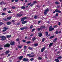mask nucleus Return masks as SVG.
<instances>
[{
    "label": "nucleus",
    "instance_id": "obj_1",
    "mask_svg": "<svg viewBox=\"0 0 62 62\" xmlns=\"http://www.w3.org/2000/svg\"><path fill=\"white\" fill-rule=\"evenodd\" d=\"M62 57L61 56H60L58 57H57V59H56L55 60V61H56V62H59V61L58 60L59 59H61Z\"/></svg>",
    "mask_w": 62,
    "mask_h": 62
},
{
    "label": "nucleus",
    "instance_id": "obj_2",
    "mask_svg": "<svg viewBox=\"0 0 62 62\" xmlns=\"http://www.w3.org/2000/svg\"><path fill=\"white\" fill-rule=\"evenodd\" d=\"M49 11V9H48V8L46 9L45 10V12H44V15H46V14H47V12Z\"/></svg>",
    "mask_w": 62,
    "mask_h": 62
},
{
    "label": "nucleus",
    "instance_id": "obj_3",
    "mask_svg": "<svg viewBox=\"0 0 62 62\" xmlns=\"http://www.w3.org/2000/svg\"><path fill=\"white\" fill-rule=\"evenodd\" d=\"M45 27L44 26H41L40 28H38V31H40L41 29H42V28H44Z\"/></svg>",
    "mask_w": 62,
    "mask_h": 62
},
{
    "label": "nucleus",
    "instance_id": "obj_4",
    "mask_svg": "<svg viewBox=\"0 0 62 62\" xmlns=\"http://www.w3.org/2000/svg\"><path fill=\"white\" fill-rule=\"evenodd\" d=\"M1 40L2 41L4 40H6V38L5 36H2L1 37Z\"/></svg>",
    "mask_w": 62,
    "mask_h": 62
},
{
    "label": "nucleus",
    "instance_id": "obj_5",
    "mask_svg": "<svg viewBox=\"0 0 62 62\" xmlns=\"http://www.w3.org/2000/svg\"><path fill=\"white\" fill-rule=\"evenodd\" d=\"M22 60L23 61H24V62H26L28 61V59L26 58H24Z\"/></svg>",
    "mask_w": 62,
    "mask_h": 62
},
{
    "label": "nucleus",
    "instance_id": "obj_6",
    "mask_svg": "<svg viewBox=\"0 0 62 62\" xmlns=\"http://www.w3.org/2000/svg\"><path fill=\"white\" fill-rule=\"evenodd\" d=\"M3 29H4V30H3V32H5L7 31V29H8V28L5 27L3 28Z\"/></svg>",
    "mask_w": 62,
    "mask_h": 62
},
{
    "label": "nucleus",
    "instance_id": "obj_7",
    "mask_svg": "<svg viewBox=\"0 0 62 62\" xmlns=\"http://www.w3.org/2000/svg\"><path fill=\"white\" fill-rule=\"evenodd\" d=\"M45 47H44L42 48L41 50V52H43L44 50H45Z\"/></svg>",
    "mask_w": 62,
    "mask_h": 62
},
{
    "label": "nucleus",
    "instance_id": "obj_8",
    "mask_svg": "<svg viewBox=\"0 0 62 62\" xmlns=\"http://www.w3.org/2000/svg\"><path fill=\"white\" fill-rule=\"evenodd\" d=\"M52 26H51L49 28L50 29L49 30V31H52L54 30V28H52Z\"/></svg>",
    "mask_w": 62,
    "mask_h": 62
},
{
    "label": "nucleus",
    "instance_id": "obj_9",
    "mask_svg": "<svg viewBox=\"0 0 62 62\" xmlns=\"http://www.w3.org/2000/svg\"><path fill=\"white\" fill-rule=\"evenodd\" d=\"M10 46V44H7L4 45V47H9Z\"/></svg>",
    "mask_w": 62,
    "mask_h": 62
},
{
    "label": "nucleus",
    "instance_id": "obj_10",
    "mask_svg": "<svg viewBox=\"0 0 62 62\" xmlns=\"http://www.w3.org/2000/svg\"><path fill=\"white\" fill-rule=\"evenodd\" d=\"M23 58V56H19L18 58L19 59V60H21Z\"/></svg>",
    "mask_w": 62,
    "mask_h": 62
},
{
    "label": "nucleus",
    "instance_id": "obj_11",
    "mask_svg": "<svg viewBox=\"0 0 62 62\" xmlns=\"http://www.w3.org/2000/svg\"><path fill=\"white\" fill-rule=\"evenodd\" d=\"M14 43H15V42H14V41L11 42L10 43V44L11 45H14Z\"/></svg>",
    "mask_w": 62,
    "mask_h": 62
},
{
    "label": "nucleus",
    "instance_id": "obj_12",
    "mask_svg": "<svg viewBox=\"0 0 62 62\" xmlns=\"http://www.w3.org/2000/svg\"><path fill=\"white\" fill-rule=\"evenodd\" d=\"M12 17L11 16H9L7 18V20H10L11 18Z\"/></svg>",
    "mask_w": 62,
    "mask_h": 62
},
{
    "label": "nucleus",
    "instance_id": "obj_13",
    "mask_svg": "<svg viewBox=\"0 0 62 62\" xmlns=\"http://www.w3.org/2000/svg\"><path fill=\"white\" fill-rule=\"evenodd\" d=\"M27 22V21H24L23 22H22V23L23 24H25V23H26Z\"/></svg>",
    "mask_w": 62,
    "mask_h": 62
},
{
    "label": "nucleus",
    "instance_id": "obj_14",
    "mask_svg": "<svg viewBox=\"0 0 62 62\" xmlns=\"http://www.w3.org/2000/svg\"><path fill=\"white\" fill-rule=\"evenodd\" d=\"M39 36V37H41V36H42V34L41 33H38Z\"/></svg>",
    "mask_w": 62,
    "mask_h": 62
},
{
    "label": "nucleus",
    "instance_id": "obj_15",
    "mask_svg": "<svg viewBox=\"0 0 62 62\" xmlns=\"http://www.w3.org/2000/svg\"><path fill=\"white\" fill-rule=\"evenodd\" d=\"M9 52H10V51H7L5 52V54H8Z\"/></svg>",
    "mask_w": 62,
    "mask_h": 62
},
{
    "label": "nucleus",
    "instance_id": "obj_16",
    "mask_svg": "<svg viewBox=\"0 0 62 62\" xmlns=\"http://www.w3.org/2000/svg\"><path fill=\"white\" fill-rule=\"evenodd\" d=\"M55 3L56 5H58L60 4V3L59 2L56 1L55 2Z\"/></svg>",
    "mask_w": 62,
    "mask_h": 62
},
{
    "label": "nucleus",
    "instance_id": "obj_17",
    "mask_svg": "<svg viewBox=\"0 0 62 62\" xmlns=\"http://www.w3.org/2000/svg\"><path fill=\"white\" fill-rule=\"evenodd\" d=\"M11 35H7V38H11Z\"/></svg>",
    "mask_w": 62,
    "mask_h": 62
},
{
    "label": "nucleus",
    "instance_id": "obj_18",
    "mask_svg": "<svg viewBox=\"0 0 62 62\" xmlns=\"http://www.w3.org/2000/svg\"><path fill=\"white\" fill-rule=\"evenodd\" d=\"M17 16H18L19 17H21L22 16V15H20L19 14H17Z\"/></svg>",
    "mask_w": 62,
    "mask_h": 62
},
{
    "label": "nucleus",
    "instance_id": "obj_19",
    "mask_svg": "<svg viewBox=\"0 0 62 62\" xmlns=\"http://www.w3.org/2000/svg\"><path fill=\"white\" fill-rule=\"evenodd\" d=\"M57 38H56L55 39H54L53 40V42H55L56 41V40H57Z\"/></svg>",
    "mask_w": 62,
    "mask_h": 62
},
{
    "label": "nucleus",
    "instance_id": "obj_20",
    "mask_svg": "<svg viewBox=\"0 0 62 62\" xmlns=\"http://www.w3.org/2000/svg\"><path fill=\"white\" fill-rule=\"evenodd\" d=\"M53 43H50L49 44V47H51V46H52V45H53Z\"/></svg>",
    "mask_w": 62,
    "mask_h": 62
},
{
    "label": "nucleus",
    "instance_id": "obj_21",
    "mask_svg": "<svg viewBox=\"0 0 62 62\" xmlns=\"http://www.w3.org/2000/svg\"><path fill=\"white\" fill-rule=\"evenodd\" d=\"M54 36H51L50 38V39H53V38H54Z\"/></svg>",
    "mask_w": 62,
    "mask_h": 62
},
{
    "label": "nucleus",
    "instance_id": "obj_22",
    "mask_svg": "<svg viewBox=\"0 0 62 62\" xmlns=\"http://www.w3.org/2000/svg\"><path fill=\"white\" fill-rule=\"evenodd\" d=\"M36 38L34 37L32 38V40H33V41H34L35 40H36Z\"/></svg>",
    "mask_w": 62,
    "mask_h": 62
},
{
    "label": "nucleus",
    "instance_id": "obj_23",
    "mask_svg": "<svg viewBox=\"0 0 62 62\" xmlns=\"http://www.w3.org/2000/svg\"><path fill=\"white\" fill-rule=\"evenodd\" d=\"M11 23V22H7V25H9Z\"/></svg>",
    "mask_w": 62,
    "mask_h": 62
},
{
    "label": "nucleus",
    "instance_id": "obj_24",
    "mask_svg": "<svg viewBox=\"0 0 62 62\" xmlns=\"http://www.w3.org/2000/svg\"><path fill=\"white\" fill-rule=\"evenodd\" d=\"M46 36H47V35H48V32H46Z\"/></svg>",
    "mask_w": 62,
    "mask_h": 62
},
{
    "label": "nucleus",
    "instance_id": "obj_25",
    "mask_svg": "<svg viewBox=\"0 0 62 62\" xmlns=\"http://www.w3.org/2000/svg\"><path fill=\"white\" fill-rule=\"evenodd\" d=\"M35 56V55H31L29 56V57H33Z\"/></svg>",
    "mask_w": 62,
    "mask_h": 62
},
{
    "label": "nucleus",
    "instance_id": "obj_26",
    "mask_svg": "<svg viewBox=\"0 0 62 62\" xmlns=\"http://www.w3.org/2000/svg\"><path fill=\"white\" fill-rule=\"evenodd\" d=\"M22 9H24L25 8V7L24 6H22L21 8Z\"/></svg>",
    "mask_w": 62,
    "mask_h": 62
},
{
    "label": "nucleus",
    "instance_id": "obj_27",
    "mask_svg": "<svg viewBox=\"0 0 62 62\" xmlns=\"http://www.w3.org/2000/svg\"><path fill=\"white\" fill-rule=\"evenodd\" d=\"M37 3V2L36 1H34L33 3V5H35V4H36Z\"/></svg>",
    "mask_w": 62,
    "mask_h": 62
},
{
    "label": "nucleus",
    "instance_id": "obj_28",
    "mask_svg": "<svg viewBox=\"0 0 62 62\" xmlns=\"http://www.w3.org/2000/svg\"><path fill=\"white\" fill-rule=\"evenodd\" d=\"M6 14H5V13H3L2 14H1V15L3 16V15H5Z\"/></svg>",
    "mask_w": 62,
    "mask_h": 62
},
{
    "label": "nucleus",
    "instance_id": "obj_29",
    "mask_svg": "<svg viewBox=\"0 0 62 62\" xmlns=\"http://www.w3.org/2000/svg\"><path fill=\"white\" fill-rule=\"evenodd\" d=\"M34 18L36 19H37V18H38V16H35L34 17Z\"/></svg>",
    "mask_w": 62,
    "mask_h": 62
},
{
    "label": "nucleus",
    "instance_id": "obj_30",
    "mask_svg": "<svg viewBox=\"0 0 62 62\" xmlns=\"http://www.w3.org/2000/svg\"><path fill=\"white\" fill-rule=\"evenodd\" d=\"M20 29L22 30H23L24 29V27H23L21 28Z\"/></svg>",
    "mask_w": 62,
    "mask_h": 62
},
{
    "label": "nucleus",
    "instance_id": "obj_31",
    "mask_svg": "<svg viewBox=\"0 0 62 62\" xmlns=\"http://www.w3.org/2000/svg\"><path fill=\"white\" fill-rule=\"evenodd\" d=\"M42 40V42H44L45 40V39L44 38H43Z\"/></svg>",
    "mask_w": 62,
    "mask_h": 62
},
{
    "label": "nucleus",
    "instance_id": "obj_32",
    "mask_svg": "<svg viewBox=\"0 0 62 62\" xmlns=\"http://www.w3.org/2000/svg\"><path fill=\"white\" fill-rule=\"evenodd\" d=\"M39 60H41L42 59V58L41 57H39L38 58Z\"/></svg>",
    "mask_w": 62,
    "mask_h": 62
},
{
    "label": "nucleus",
    "instance_id": "obj_33",
    "mask_svg": "<svg viewBox=\"0 0 62 62\" xmlns=\"http://www.w3.org/2000/svg\"><path fill=\"white\" fill-rule=\"evenodd\" d=\"M12 8H13V9H15V8H16V7H15V6H13L12 7Z\"/></svg>",
    "mask_w": 62,
    "mask_h": 62
},
{
    "label": "nucleus",
    "instance_id": "obj_34",
    "mask_svg": "<svg viewBox=\"0 0 62 62\" xmlns=\"http://www.w3.org/2000/svg\"><path fill=\"white\" fill-rule=\"evenodd\" d=\"M33 60H34V59H33V58H31L30 59V60H31V61H33Z\"/></svg>",
    "mask_w": 62,
    "mask_h": 62
},
{
    "label": "nucleus",
    "instance_id": "obj_35",
    "mask_svg": "<svg viewBox=\"0 0 62 62\" xmlns=\"http://www.w3.org/2000/svg\"><path fill=\"white\" fill-rule=\"evenodd\" d=\"M24 19H23V18H22L21 20V22H23V21H24Z\"/></svg>",
    "mask_w": 62,
    "mask_h": 62
},
{
    "label": "nucleus",
    "instance_id": "obj_36",
    "mask_svg": "<svg viewBox=\"0 0 62 62\" xmlns=\"http://www.w3.org/2000/svg\"><path fill=\"white\" fill-rule=\"evenodd\" d=\"M60 24H61V23H60V22H59L58 23V25H60Z\"/></svg>",
    "mask_w": 62,
    "mask_h": 62
},
{
    "label": "nucleus",
    "instance_id": "obj_37",
    "mask_svg": "<svg viewBox=\"0 0 62 62\" xmlns=\"http://www.w3.org/2000/svg\"><path fill=\"white\" fill-rule=\"evenodd\" d=\"M3 20H4V21H7L8 19H5V18H3Z\"/></svg>",
    "mask_w": 62,
    "mask_h": 62
},
{
    "label": "nucleus",
    "instance_id": "obj_38",
    "mask_svg": "<svg viewBox=\"0 0 62 62\" xmlns=\"http://www.w3.org/2000/svg\"><path fill=\"white\" fill-rule=\"evenodd\" d=\"M3 24V23L2 22H0V25H2Z\"/></svg>",
    "mask_w": 62,
    "mask_h": 62
},
{
    "label": "nucleus",
    "instance_id": "obj_39",
    "mask_svg": "<svg viewBox=\"0 0 62 62\" xmlns=\"http://www.w3.org/2000/svg\"><path fill=\"white\" fill-rule=\"evenodd\" d=\"M28 49H30L31 50H32V49H33L32 48H31V47H28Z\"/></svg>",
    "mask_w": 62,
    "mask_h": 62
},
{
    "label": "nucleus",
    "instance_id": "obj_40",
    "mask_svg": "<svg viewBox=\"0 0 62 62\" xmlns=\"http://www.w3.org/2000/svg\"><path fill=\"white\" fill-rule=\"evenodd\" d=\"M30 29H32L33 28V25H31V26L30 27Z\"/></svg>",
    "mask_w": 62,
    "mask_h": 62
},
{
    "label": "nucleus",
    "instance_id": "obj_41",
    "mask_svg": "<svg viewBox=\"0 0 62 62\" xmlns=\"http://www.w3.org/2000/svg\"><path fill=\"white\" fill-rule=\"evenodd\" d=\"M35 46H37L38 45V44H35L34 45Z\"/></svg>",
    "mask_w": 62,
    "mask_h": 62
},
{
    "label": "nucleus",
    "instance_id": "obj_42",
    "mask_svg": "<svg viewBox=\"0 0 62 62\" xmlns=\"http://www.w3.org/2000/svg\"><path fill=\"white\" fill-rule=\"evenodd\" d=\"M24 29H27L28 28L27 27H24Z\"/></svg>",
    "mask_w": 62,
    "mask_h": 62
},
{
    "label": "nucleus",
    "instance_id": "obj_43",
    "mask_svg": "<svg viewBox=\"0 0 62 62\" xmlns=\"http://www.w3.org/2000/svg\"><path fill=\"white\" fill-rule=\"evenodd\" d=\"M35 29H33L32 31H31L32 32H33V31H35Z\"/></svg>",
    "mask_w": 62,
    "mask_h": 62
},
{
    "label": "nucleus",
    "instance_id": "obj_44",
    "mask_svg": "<svg viewBox=\"0 0 62 62\" xmlns=\"http://www.w3.org/2000/svg\"><path fill=\"white\" fill-rule=\"evenodd\" d=\"M58 33V31H56L55 32V34H57Z\"/></svg>",
    "mask_w": 62,
    "mask_h": 62
},
{
    "label": "nucleus",
    "instance_id": "obj_45",
    "mask_svg": "<svg viewBox=\"0 0 62 62\" xmlns=\"http://www.w3.org/2000/svg\"><path fill=\"white\" fill-rule=\"evenodd\" d=\"M58 10H57V9H56L55 10V12H58Z\"/></svg>",
    "mask_w": 62,
    "mask_h": 62
},
{
    "label": "nucleus",
    "instance_id": "obj_46",
    "mask_svg": "<svg viewBox=\"0 0 62 62\" xmlns=\"http://www.w3.org/2000/svg\"><path fill=\"white\" fill-rule=\"evenodd\" d=\"M23 18L24 20H25V19H26V17H24Z\"/></svg>",
    "mask_w": 62,
    "mask_h": 62
},
{
    "label": "nucleus",
    "instance_id": "obj_47",
    "mask_svg": "<svg viewBox=\"0 0 62 62\" xmlns=\"http://www.w3.org/2000/svg\"><path fill=\"white\" fill-rule=\"evenodd\" d=\"M58 13H57L55 15V16H58Z\"/></svg>",
    "mask_w": 62,
    "mask_h": 62
},
{
    "label": "nucleus",
    "instance_id": "obj_48",
    "mask_svg": "<svg viewBox=\"0 0 62 62\" xmlns=\"http://www.w3.org/2000/svg\"><path fill=\"white\" fill-rule=\"evenodd\" d=\"M31 55V54H27V56H30V55Z\"/></svg>",
    "mask_w": 62,
    "mask_h": 62
},
{
    "label": "nucleus",
    "instance_id": "obj_49",
    "mask_svg": "<svg viewBox=\"0 0 62 62\" xmlns=\"http://www.w3.org/2000/svg\"><path fill=\"white\" fill-rule=\"evenodd\" d=\"M30 43V41H28L26 43L28 44V43Z\"/></svg>",
    "mask_w": 62,
    "mask_h": 62
},
{
    "label": "nucleus",
    "instance_id": "obj_50",
    "mask_svg": "<svg viewBox=\"0 0 62 62\" xmlns=\"http://www.w3.org/2000/svg\"><path fill=\"white\" fill-rule=\"evenodd\" d=\"M33 35H34V34H32L30 35V36L31 37H33Z\"/></svg>",
    "mask_w": 62,
    "mask_h": 62
},
{
    "label": "nucleus",
    "instance_id": "obj_51",
    "mask_svg": "<svg viewBox=\"0 0 62 62\" xmlns=\"http://www.w3.org/2000/svg\"><path fill=\"white\" fill-rule=\"evenodd\" d=\"M6 9H7V8H4L3 10V11H5V10H6Z\"/></svg>",
    "mask_w": 62,
    "mask_h": 62
},
{
    "label": "nucleus",
    "instance_id": "obj_52",
    "mask_svg": "<svg viewBox=\"0 0 62 62\" xmlns=\"http://www.w3.org/2000/svg\"><path fill=\"white\" fill-rule=\"evenodd\" d=\"M60 51H58V52H57V54H60Z\"/></svg>",
    "mask_w": 62,
    "mask_h": 62
},
{
    "label": "nucleus",
    "instance_id": "obj_53",
    "mask_svg": "<svg viewBox=\"0 0 62 62\" xmlns=\"http://www.w3.org/2000/svg\"><path fill=\"white\" fill-rule=\"evenodd\" d=\"M8 13H11V11H8Z\"/></svg>",
    "mask_w": 62,
    "mask_h": 62
},
{
    "label": "nucleus",
    "instance_id": "obj_54",
    "mask_svg": "<svg viewBox=\"0 0 62 62\" xmlns=\"http://www.w3.org/2000/svg\"><path fill=\"white\" fill-rule=\"evenodd\" d=\"M31 2H30L29 3V4H28V5H31Z\"/></svg>",
    "mask_w": 62,
    "mask_h": 62
},
{
    "label": "nucleus",
    "instance_id": "obj_55",
    "mask_svg": "<svg viewBox=\"0 0 62 62\" xmlns=\"http://www.w3.org/2000/svg\"><path fill=\"white\" fill-rule=\"evenodd\" d=\"M58 13H61V11L58 10Z\"/></svg>",
    "mask_w": 62,
    "mask_h": 62
},
{
    "label": "nucleus",
    "instance_id": "obj_56",
    "mask_svg": "<svg viewBox=\"0 0 62 62\" xmlns=\"http://www.w3.org/2000/svg\"><path fill=\"white\" fill-rule=\"evenodd\" d=\"M57 25H55L54 26V28H56V27H57Z\"/></svg>",
    "mask_w": 62,
    "mask_h": 62
},
{
    "label": "nucleus",
    "instance_id": "obj_57",
    "mask_svg": "<svg viewBox=\"0 0 62 62\" xmlns=\"http://www.w3.org/2000/svg\"><path fill=\"white\" fill-rule=\"evenodd\" d=\"M10 54H8V55L7 57H8V56H10Z\"/></svg>",
    "mask_w": 62,
    "mask_h": 62
},
{
    "label": "nucleus",
    "instance_id": "obj_58",
    "mask_svg": "<svg viewBox=\"0 0 62 62\" xmlns=\"http://www.w3.org/2000/svg\"><path fill=\"white\" fill-rule=\"evenodd\" d=\"M47 4H49V3H50V2H49V1H47Z\"/></svg>",
    "mask_w": 62,
    "mask_h": 62
},
{
    "label": "nucleus",
    "instance_id": "obj_59",
    "mask_svg": "<svg viewBox=\"0 0 62 62\" xmlns=\"http://www.w3.org/2000/svg\"><path fill=\"white\" fill-rule=\"evenodd\" d=\"M16 40L17 41H19V39H16Z\"/></svg>",
    "mask_w": 62,
    "mask_h": 62
},
{
    "label": "nucleus",
    "instance_id": "obj_60",
    "mask_svg": "<svg viewBox=\"0 0 62 62\" xmlns=\"http://www.w3.org/2000/svg\"><path fill=\"white\" fill-rule=\"evenodd\" d=\"M19 1V0H15V1L16 2H18Z\"/></svg>",
    "mask_w": 62,
    "mask_h": 62
},
{
    "label": "nucleus",
    "instance_id": "obj_61",
    "mask_svg": "<svg viewBox=\"0 0 62 62\" xmlns=\"http://www.w3.org/2000/svg\"><path fill=\"white\" fill-rule=\"evenodd\" d=\"M33 4H31V5H30V6L31 7H32V6H33Z\"/></svg>",
    "mask_w": 62,
    "mask_h": 62
},
{
    "label": "nucleus",
    "instance_id": "obj_62",
    "mask_svg": "<svg viewBox=\"0 0 62 62\" xmlns=\"http://www.w3.org/2000/svg\"><path fill=\"white\" fill-rule=\"evenodd\" d=\"M40 23V21H38V23L39 24V23Z\"/></svg>",
    "mask_w": 62,
    "mask_h": 62
},
{
    "label": "nucleus",
    "instance_id": "obj_63",
    "mask_svg": "<svg viewBox=\"0 0 62 62\" xmlns=\"http://www.w3.org/2000/svg\"><path fill=\"white\" fill-rule=\"evenodd\" d=\"M3 49V48H0V50H2Z\"/></svg>",
    "mask_w": 62,
    "mask_h": 62
},
{
    "label": "nucleus",
    "instance_id": "obj_64",
    "mask_svg": "<svg viewBox=\"0 0 62 62\" xmlns=\"http://www.w3.org/2000/svg\"><path fill=\"white\" fill-rule=\"evenodd\" d=\"M23 42H25V40H23Z\"/></svg>",
    "mask_w": 62,
    "mask_h": 62
}]
</instances>
